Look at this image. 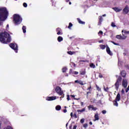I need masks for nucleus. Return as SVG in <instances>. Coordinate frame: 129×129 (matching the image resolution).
<instances>
[{"mask_svg": "<svg viewBox=\"0 0 129 129\" xmlns=\"http://www.w3.org/2000/svg\"><path fill=\"white\" fill-rule=\"evenodd\" d=\"M11 35L7 32H2L0 33V42L2 44H8L11 43Z\"/></svg>", "mask_w": 129, "mask_h": 129, "instance_id": "nucleus-1", "label": "nucleus"}, {"mask_svg": "<svg viewBox=\"0 0 129 129\" xmlns=\"http://www.w3.org/2000/svg\"><path fill=\"white\" fill-rule=\"evenodd\" d=\"M9 12L6 7L0 8V22H4L8 19Z\"/></svg>", "mask_w": 129, "mask_h": 129, "instance_id": "nucleus-2", "label": "nucleus"}, {"mask_svg": "<svg viewBox=\"0 0 129 129\" xmlns=\"http://www.w3.org/2000/svg\"><path fill=\"white\" fill-rule=\"evenodd\" d=\"M22 18L19 14H14L13 16V23L16 26L20 25L22 23Z\"/></svg>", "mask_w": 129, "mask_h": 129, "instance_id": "nucleus-3", "label": "nucleus"}, {"mask_svg": "<svg viewBox=\"0 0 129 129\" xmlns=\"http://www.w3.org/2000/svg\"><path fill=\"white\" fill-rule=\"evenodd\" d=\"M99 47H100V49H101V50H104V49H105V48H106V52H107V54L110 55V56H112V55H113V54L112 53V52H111V51H110V48H109V47L108 46V45L101 44L99 45Z\"/></svg>", "mask_w": 129, "mask_h": 129, "instance_id": "nucleus-4", "label": "nucleus"}, {"mask_svg": "<svg viewBox=\"0 0 129 129\" xmlns=\"http://www.w3.org/2000/svg\"><path fill=\"white\" fill-rule=\"evenodd\" d=\"M121 80H122V78H121V76H119L115 83V87L116 89H118L119 87V83H120Z\"/></svg>", "mask_w": 129, "mask_h": 129, "instance_id": "nucleus-5", "label": "nucleus"}, {"mask_svg": "<svg viewBox=\"0 0 129 129\" xmlns=\"http://www.w3.org/2000/svg\"><path fill=\"white\" fill-rule=\"evenodd\" d=\"M9 46L10 48L14 50L16 53H18V44L12 43L10 44Z\"/></svg>", "mask_w": 129, "mask_h": 129, "instance_id": "nucleus-6", "label": "nucleus"}, {"mask_svg": "<svg viewBox=\"0 0 129 129\" xmlns=\"http://www.w3.org/2000/svg\"><path fill=\"white\" fill-rule=\"evenodd\" d=\"M55 91L57 94H59V95H62L63 93V91H62V89L59 86L56 87Z\"/></svg>", "mask_w": 129, "mask_h": 129, "instance_id": "nucleus-7", "label": "nucleus"}, {"mask_svg": "<svg viewBox=\"0 0 129 129\" xmlns=\"http://www.w3.org/2000/svg\"><path fill=\"white\" fill-rule=\"evenodd\" d=\"M122 85L123 87H124V88H126V87H127V81L126 79H123L122 82Z\"/></svg>", "mask_w": 129, "mask_h": 129, "instance_id": "nucleus-8", "label": "nucleus"}, {"mask_svg": "<svg viewBox=\"0 0 129 129\" xmlns=\"http://www.w3.org/2000/svg\"><path fill=\"white\" fill-rule=\"evenodd\" d=\"M88 110H97V107H94L93 105H90L88 106Z\"/></svg>", "mask_w": 129, "mask_h": 129, "instance_id": "nucleus-9", "label": "nucleus"}, {"mask_svg": "<svg viewBox=\"0 0 129 129\" xmlns=\"http://www.w3.org/2000/svg\"><path fill=\"white\" fill-rule=\"evenodd\" d=\"M99 22L98 23V26H101V23L103 22V18L102 16L98 17Z\"/></svg>", "mask_w": 129, "mask_h": 129, "instance_id": "nucleus-10", "label": "nucleus"}, {"mask_svg": "<svg viewBox=\"0 0 129 129\" xmlns=\"http://www.w3.org/2000/svg\"><path fill=\"white\" fill-rule=\"evenodd\" d=\"M120 74L121 76V77H123V78H125L126 76V72H125V71L124 70L121 71L120 72Z\"/></svg>", "mask_w": 129, "mask_h": 129, "instance_id": "nucleus-11", "label": "nucleus"}, {"mask_svg": "<svg viewBox=\"0 0 129 129\" xmlns=\"http://www.w3.org/2000/svg\"><path fill=\"white\" fill-rule=\"evenodd\" d=\"M55 99H56L55 96L47 97L46 98L47 101H51L52 100H55Z\"/></svg>", "mask_w": 129, "mask_h": 129, "instance_id": "nucleus-12", "label": "nucleus"}, {"mask_svg": "<svg viewBox=\"0 0 129 129\" xmlns=\"http://www.w3.org/2000/svg\"><path fill=\"white\" fill-rule=\"evenodd\" d=\"M86 74V70L85 69H82L80 71V75H85Z\"/></svg>", "mask_w": 129, "mask_h": 129, "instance_id": "nucleus-13", "label": "nucleus"}, {"mask_svg": "<svg viewBox=\"0 0 129 129\" xmlns=\"http://www.w3.org/2000/svg\"><path fill=\"white\" fill-rule=\"evenodd\" d=\"M129 12V9L128 6H126L125 7L123 10V13H124V14H127Z\"/></svg>", "mask_w": 129, "mask_h": 129, "instance_id": "nucleus-14", "label": "nucleus"}, {"mask_svg": "<svg viewBox=\"0 0 129 129\" xmlns=\"http://www.w3.org/2000/svg\"><path fill=\"white\" fill-rule=\"evenodd\" d=\"M56 31L57 32V35H63V33L61 32L62 30H61V28H56Z\"/></svg>", "mask_w": 129, "mask_h": 129, "instance_id": "nucleus-15", "label": "nucleus"}, {"mask_svg": "<svg viewBox=\"0 0 129 129\" xmlns=\"http://www.w3.org/2000/svg\"><path fill=\"white\" fill-rule=\"evenodd\" d=\"M75 82V83H77L78 84H80V85H84V84H86V83L84 84L82 81L76 80Z\"/></svg>", "mask_w": 129, "mask_h": 129, "instance_id": "nucleus-16", "label": "nucleus"}, {"mask_svg": "<svg viewBox=\"0 0 129 129\" xmlns=\"http://www.w3.org/2000/svg\"><path fill=\"white\" fill-rule=\"evenodd\" d=\"M116 101H119L120 100V94L118 93L115 99Z\"/></svg>", "mask_w": 129, "mask_h": 129, "instance_id": "nucleus-17", "label": "nucleus"}, {"mask_svg": "<svg viewBox=\"0 0 129 129\" xmlns=\"http://www.w3.org/2000/svg\"><path fill=\"white\" fill-rule=\"evenodd\" d=\"M94 121H95L96 120H98L99 119V116H98V113H96L94 115Z\"/></svg>", "mask_w": 129, "mask_h": 129, "instance_id": "nucleus-18", "label": "nucleus"}, {"mask_svg": "<svg viewBox=\"0 0 129 129\" xmlns=\"http://www.w3.org/2000/svg\"><path fill=\"white\" fill-rule=\"evenodd\" d=\"M113 10L115 11L116 13H119L121 11V9H118V8L115 7L113 8Z\"/></svg>", "mask_w": 129, "mask_h": 129, "instance_id": "nucleus-19", "label": "nucleus"}, {"mask_svg": "<svg viewBox=\"0 0 129 129\" xmlns=\"http://www.w3.org/2000/svg\"><path fill=\"white\" fill-rule=\"evenodd\" d=\"M118 101H116L115 100H114V101H113V105L114 106H118V103H117Z\"/></svg>", "mask_w": 129, "mask_h": 129, "instance_id": "nucleus-20", "label": "nucleus"}, {"mask_svg": "<svg viewBox=\"0 0 129 129\" xmlns=\"http://www.w3.org/2000/svg\"><path fill=\"white\" fill-rule=\"evenodd\" d=\"M77 20L78 22L79 23V24H81L82 25H84V24H85V22L82 21L79 18H77Z\"/></svg>", "mask_w": 129, "mask_h": 129, "instance_id": "nucleus-21", "label": "nucleus"}, {"mask_svg": "<svg viewBox=\"0 0 129 129\" xmlns=\"http://www.w3.org/2000/svg\"><path fill=\"white\" fill-rule=\"evenodd\" d=\"M57 41L58 42H62V41H63V37L61 36H58L57 37Z\"/></svg>", "mask_w": 129, "mask_h": 129, "instance_id": "nucleus-22", "label": "nucleus"}, {"mask_svg": "<svg viewBox=\"0 0 129 129\" xmlns=\"http://www.w3.org/2000/svg\"><path fill=\"white\" fill-rule=\"evenodd\" d=\"M84 111H85V108H84L82 109L77 110V112H79V113L81 112H83Z\"/></svg>", "mask_w": 129, "mask_h": 129, "instance_id": "nucleus-23", "label": "nucleus"}, {"mask_svg": "<svg viewBox=\"0 0 129 129\" xmlns=\"http://www.w3.org/2000/svg\"><path fill=\"white\" fill-rule=\"evenodd\" d=\"M56 110H61V106L58 105L55 107Z\"/></svg>", "mask_w": 129, "mask_h": 129, "instance_id": "nucleus-24", "label": "nucleus"}, {"mask_svg": "<svg viewBox=\"0 0 129 129\" xmlns=\"http://www.w3.org/2000/svg\"><path fill=\"white\" fill-rule=\"evenodd\" d=\"M68 54H69V55H73V54H75V52L69 51H68Z\"/></svg>", "mask_w": 129, "mask_h": 129, "instance_id": "nucleus-25", "label": "nucleus"}, {"mask_svg": "<svg viewBox=\"0 0 129 129\" xmlns=\"http://www.w3.org/2000/svg\"><path fill=\"white\" fill-rule=\"evenodd\" d=\"M27 29V28H26V26H23L22 27V30H23V32L24 33H26V30Z\"/></svg>", "mask_w": 129, "mask_h": 129, "instance_id": "nucleus-26", "label": "nucleus"}, {"mask_svg": "<svg viewBox=\"0 0 129 129\" xmlns=\"http://www.w3.org/2000/svg\"><path fill=\"white\" fill-rule=\"evenodd\" d=\"M68 69H67L66 67H64L62 69V71L63 72V73H65V72H66V70H67Z\"/></svg>", "mask_w": 129, "mask_h": 129, "instance_id": "nucleus-27", "label": "nucleus"}, {"mask_svg": "<svg viewBox=\"0 0 129 129\" xmlns=\"http://www.w3.org/2000/svg\"><path fill=\"white\" fill-rule=\"evenodd\" d=\"M111 26L113 28H115V27H116V25H115V24L114 22L111 23Z\"/></svg>", "mask_w": 129, "mask_h": 129, "instance_id": "nucleus-28", "label": "nucleus"}, {"mask_svg": "<svg viewBox=\"0 0 129 129\" xmlns=\"http://www.w3.org/2000/svg\"><path fill=\"white\" fill-rule=\"evenodd\" d=\"M91 68H93L94 69V68H95V66L94 65V63H91L90 65Z\"/></svg>", "mask_w": 129, "mask_h": 129, "instance_id": "nucleus-29", "label": "nucleus"}, {"mask_svg": "<svg viewBox=\"0 0 129 129\" xmlns=\"http://www.w3.org/2000/svg\"><path fill=\"white\" fill-rule=\"evenodd\" d=\"M108 87H106V88H105V86H104V91H105L106 92H107L108 91Z\"/></svg>", "mask_w": 129, "mask_h": 129, "instance_id": "nucleus-30", "label": "nucleus"}, {"mask_svg": "<svg viewBox=\"0 0 129 129\" xmlns=\"http://www.w3.org/2000/svg\"><path fill=\"white\" fill-rule=\"evenodd\" d=\"M73 26V24H72L71 23H69L68 29H71V27Z\"/></svg>", "mask_w": 129, "mask_h": 129, "instance_id": "nucleus-31", "label": "nucleus"}, {"mask_svg": "<svg viewBox=\"0 0 129 129\" xmlns=\"http://www.w3.org/2000/svg\"><path fill=\"white\" fill-rule=\"evenodd\" d=\"M116 39H121V36H120L119 35H116Z\"/></svg>", "mask_w": 129, "mask_h": 129, "instance_id": "nucleus-32", "label": "nucleus"}, {"mask_svg": "<svg viewBox=\"0 0 129 129\" xmlns=\"http://www.w3.org/2000/svg\"><path fill=\"white\" fill-rule=\"evenodd\" d=\"M85 121V119L82 118L80 120V122L81 123H84Z\"/></svg>", "mask_w": 129, "mask_h": 129, "instance_id": "nucleus-33", "label": "nucleus"}, {"mask_svg": "<svg viewBox=\"0 0 129 129\" xmlns=\"http://www.w3.org/2000/svg\"><path fill=\"white\" fill-rule=\"evenodd\" d=\"M96 87L97 88V90H98V91H100L101 90V89L100 88H99V87H98V86L96 85Z\"/></svg>", "mask_w": 129, "mask_h": 129, "instance_id": "nucleus-34", "label": "nucleus"}, {"mask_svg": "<svg viewBox=\"0 0 129 129\" xmlns=\"http://www.w3.org/2000/svg\"><path fill=\"white\" fill-rule=\"evenodd\" d=\"M98 35L99 36H100V34L101 35H103V32H102V31H100L99 32H98Z\"/></svg>", "mask_w": 129, "mask_h": 129, "instance_id": "nucleus-35", "label": "nucleus"}, {"mask_svg": "<svg viewBox=\"0 0 129 129\" xmlns=\"http://www.w3.org/2000/svg\"><path fill=\"white\" fill-rule=\"evenodd\" d=\"M111 43H112L114 45H115L116 46H119V44L118 43H116L114 41H112Z\"/></svg>", "mask_w": 129, "mask_h": 129, "instance_id": "nucleus-36", "label": "nucleus"}, {"mask_svg": "<svg viewBox=\"0 0 129 129\" xmlns=\"http://www.w3.org/2000/svg\"><path fill=\"white\" fill-rule=\"evenodd\" d=\"M23 7H24V8H27V7H28V5L27 4V3H23Z\"/></svg>", "mask_w": 129, "mask_h": 129, "instance_id": "nucleus-37", "label": "nucleus"}, {"mask_svg": "<svg viewBox=\"0 0 129 129\" xmlns=\"http://www.w3.org/2000/svg\"><path fill=\"white\" fill-rule=\"evenodd\" d=\"M84 127H85V128H86V127H87V126H88V124H87V123H85L83 125Z\"/></svg>", "mask_w": 129, "mask_h": 129, "instance_id": "nucleus-38", "label": "nucleus"}, {"mask_svg": "<svg viewBox=\"0 0 129 129\" xmlns=\"http://www.w3.org/2000/svg\"><path fill=\"white\" fill-rule=\"evenodd\" d=\"M71 64L72 65V66H73V67H76V64H75L74 62H71Z\"/></svg>", "mask_w": 129, "mask_h": 129, "instance_id": "nucleus-39", "label": "nucleus"}, {"mask_svg": "<svg viewBox=\"0 0 129 129\" xmlns=\"http://www.w3.org/2000/svg\"><path fill=\"white\" fill-rule=\"evenodd\" d=\"M125 68H126V69H127L128 70H129V65L128 64H126L125 66Z\"/></svg>", "mask_w": 129, "mask_h": 129, "instance_id": "nucleus-40", "label": "nucleus"}, {"mask_svg": "<svg viewBox=\"0 0 129 129\" xmlns=\"http://www.w3.org/2000/svg\"><path fill=\"white\" fill-rule=\"evenodd\" d=\"M78 72L77 71H75L73 72V74H75V75H77V74H78Z\"/></svg>", "mask_w": 129, "mask_h": 129, "instance_id": "nucleus-41", "label": "nucleus"}, {"mask_svg": "<svg viewBox=\"0 0 129 129\" xmlns=\"http://www.w3.org/2000/svg\"><path fill=\"white\" fill-rule=\"evenodd\" d=\"M73 116L75 117V118H77V114L76 113H75Z\"/></svg>", "mask_w": 129, "mask_h": 129, "instance_id": "nucleus-42", "label": "nucleus"}, {"mask_svg": "<svg viewBox=\"0 0 129 129\" xmlns=\"http://www.w3.org/2000/svg\"><path fill=\"white\" fill-rule=\"evenodd\" d=\"M67 100H70V97L69 95H67Z\"/></svg>", "mask_w": 129, "mask_h": 129, "instance_id": "nucleus-43", "label": "nucleus"}, {"mask_svg": "<svg viewBox=\"0 0 129 129\" xmlns=\"http://www.w3.org/2000/svg\"><path fill=\"white\" fill-rule=\"evenodd\" d=\"M104 40L103 39L100 40L98 41V43H103Z\"/></svg>", "mask_w": 129, "mask_h": 129, "instance_id": "nucleus-44", "label": "nucleus"}, {"mask_svg": "<svg viewBox=\"0 0 129 129\" xmlns=\"http://www.w3.org/2000/svg\"><path fill=\"white\" fill-rule=\"evenodd\" d=\"M129 90V86L127 87V88L125 90V92H128Z\"/></svg>", "mask_w": 129, "mask_h": 129, "instance_id": "nucleus-45", "label": "nucleus"}, {"mask_svg": "<svg viewBox=\"0 0 129 129\" xmlns=\"http://www.w3.org/2000/svg\"><path fill=\"white\" fill-rule=\"evenodd\" d=\"M102 113L103 114H105V113H106V111L104 110L102 111Z\"/></svg>", "mask_w": 129, "mask_h": 129, "instance_id": "nucleus-46", "label": "nucleus"}, {"mask_svg": "<svg viewBox=\"0 0 129 129\" xmlns=\"http://www.w3.org/2000/svg\"><path fill=\"white\" fill-rule=\"evenodd\" d=\"M72 73H73V71H72V69H71L70 70V74H72Z\"/></svg>", "mask_w": 129, "mask_h": 129, "instance_id": "nucleus-47", "label": "nucleus"}, {"mask_svg": "<svg viewBox=\"0 0 129 129\" xmlns=\"http://www.w3.org/2000/svg\"><path fill=\"white\" fill-rule=\"evenodd\" d=\"M90 89H91V86H90V87L87 89V90H90Z\"/></svg>", "mask_w": 129, "mask_h": 129, "instance_id": "nucleus-48", "label": "nucleus"}, {"mask_svg": "<svg viewBox=\"0 0 129 129\" xmlns=\"http://www.w3.org/2000/svg\"><path fill=\"white\" fill-rule=\"evenodd\" d=\"M76 127H77V125H75L73 128V129H76Z\"/></svg>", "mask_w": 129, "mask_h": 129, "instance_id": "nucleus-49", "label": "nucleus"}, {"mask_svg": "<svg viewBox=\"0 0 129 129\" xmlns=\"http://www.w3.org/2000/svg\"><path fill=\"white\" fill-rule=\"evenodd\" d=\"M124 33H125V34H129V31H124Z\"/></svg>", "mask_w": 129, "mask_h": 129, "instance_id": "nucleus-50", "label": "nucleus"}, {"mask_svg": "<svg viewBox=\"0 0 129 129\" xmlns=\"http://www.w3.org/2000/svg\"><path fill=\"white\" fill-rule=\"evenodd\" d=\"M89 93H90V94L91 93V92H87V96H88V95L89 94Z\"/></svg>", "mask_w": 129, "mask_h": 129, "instance_id": "nucleus-51", "label": "nucleus"}, {"mask_svg": "<svg viewBox=\"0 0 129 129\" xmlns=\"http://www.w3.org/2000/svg\"><path fill=\"white\" fill-rule=\"evenodd\" d=\"M71 117H73V112L71 113Z\"/></svg>", "mask_w": 129, "mask_h": 129, "instance_id": "nucleus-52", "label": "nucleus"}, {"mask_svg": "<svg viewBox=\"0 0 129 129\" xmlns=\"http://www.w3.org/2000/svg\"><path fill=\"white\" fill-rule=\"evenodd\" d=\"M63 112H64V113H66V112H67V109H64L63 110Z\"/></svg>", "mask_w": 129, "mask_h": 129, "instance_id": "nucleus-53", "label": "nucleus"}, {"mask_svg": "<svg viewBox=\"0 0 129 129\" xmlns=\"http://www.w3.org/2000/svg\"><path fill=\"white\" fill-rule=\"evenodd\" d=\"M99 77H100V78H102V75H101V74L99 75Z\"/></svg>", "mask_w": 129, "mask_h": 129, "instance_id": "nucleus-54", "label": "nucleus"}, {"mask_svg": "<svg viewBox=\"0 0 129 129\" xmlns=\"http://www.w3.org/2000/svg\"><path fill=\"white\" fill-rule=\"evenodd\" d=\"M102 17H106V14H104V15H102V16H101Z\"/></svg>", "mask_w": 129, "mask_h": 129, "instance_id": "nucleus-55", "label": "nucleus"}, {"mask_svg": "<svg viewBox=\"0 0 129 129\" xmlns=\"http://www.w3.org/2000/svg\"><path fill=\"white\" fill-rule=\"evenodd\" d=\"M121 93H124V90L123 89H122Z\"/></svg>", "mask_w": 129, "mask_h": 129, "instance_id": "nucleus-56", "label": "nucleus"}, {"mask_svg": "<svg viewBox=\"0 0 129 129\" xmlns=\"http://www.w3.org/2000/svg\"><path fill=\"white\" fill-rule=\"evenodd\" d=\"M71 97H75V95H71Z\"/></svg>", "mask_w": 129, "mask_h": 129, "instance_id": "nucleus-57", "label": "nucleus"}, {"mask_svg": "<svg viewBox=\"0 0 129 129\" xmlns=\"http://www.w3.org/2000/svg\"><path fill=\"white\" fill-rule=\"evenodd\" d=\"M89 124H90L91 125H92V122L90 121L89 122Z\"/></svg>", "mask_w": 129, "mask_h": 129, "instance_id": "nucleus-58", "label": "nucleus"}, {"mask_svg": "<svg viewBox=\"0 0 129 129\" xmlns=\"http://www.w3.org/2000/svg\"><path fill=\"white\" fill-rule=\"evenodd\" d=\"M81 105L82 106L83 105V102H81Z\"/></svg>", "mask_w": 129, "mask_h": 129, "instance_id": "nucleus-59", "label": "nucleus"}, {"mask_svg": "<svg viewBox=\"0 0 129 129\" xmlns=\"http://www.w3.org/2000/svg\"><path fill=\"white\" fill-rule=\"evenodd\" d=\"M69 1H70V0H66V2L67 3H69Z\"/></svg>", "mask_w": 129, "mask_h": 129, "instance_id": "nucleus-60", "label": "nucleus"}, {"mask_svg": "<svg viewBox=\"0 0 129 129\" xmlns=\"http://www.w3.org/2000/svg\"><path fill=\"white\" fill-rule=\"evenodd\" d=\"M74 99L75 100H79V99H77V98H74Z\"/></svg>", "mask_w": 129, "mask_h": 129, "instance_id": "nucleus-61", "label": "nucleus"}, {"mask_svg": "<svg viewBox=\"0 0 129 129\" xmlns=\"http://www.w3.org/2000/svg\"><path fill=\"white\" fill-rule=\"evenodd\" d=\"M82 62H86V60H82Z\"/></svg>", "mask_w": 129, "mask_h": 129, "instance_id": "nucleus-62", "label": "nucleus"}, {"mask_svg": "<svg viewBox=\"0 0 129 129\" xmlns=\"http://www.w3.org/2000/svg\"><path fill=\"white\" fill-rule=\"evenodd\" d=\"M7 28H9V24H8V25H7Z\"/></svg>", "mask_w": 129, "mask_h": 129, "instance_id": "nucleus-63", "label": "nucleus"}, {"mask_svg": "<svg viewBox=\"0 0 129 129\" xmlns=\"http://www.w3.org/2000/svg\"><path fill=\"white\" fill-rule=\"evenodd\" d=\"M72 4V3H71V2H69V5H71Z\"/></svg>", "mask_w": 129, "mask_h": 129, "instance_id": "nucleus-64", "label": "nucleus"}]
</instances>
